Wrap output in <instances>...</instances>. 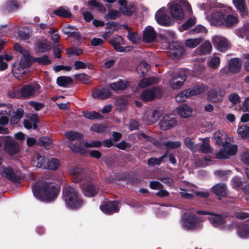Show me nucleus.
I'll list each match as a JSON object with an SVG mask.
<instances>
[{"instance_id":"nucleus-44","label":"nucleus","mask_w":249,"mask_h":249,"mask_svg":"<svg viewBox=\"0 0 249 249\" xmlns=\"http://www.w3.org/2000/svg\"><path fill=\"white\" fill-rule=\"evenodd\" d=\"M72 82L71 78L67 76L58 77L56 80L57 84L60 87H68Z\"/></svg>"},{"instance_id":"nucleus-13","label":"nucleus","mask_w":249,"mask_h":249,"mask_svg":"<svg viewBox=\"0 0 249 249\" xmlns=\"http://www.w3.org/2000/svg\"><path fill=\"white\" fill-rule=\"evenodd\" d=\"M186 79L185 74L173 73L172 78L169 81L171 87L174 89H180Z\"/></svg>"},{"instance_id":"nucleus-15","label":"nucleus","mask_w":249,"mask_h":249,"mask_svg":"<svg viewBox=\"0 0 249 249\" xmlns=\"http://www.w3.org/2000/svg\"><path fill=\"white\" fill-rule=\"evenodd\" d=\"M100 209L103 213L108 214L117 213L119 210V202L117 201H108L100 205Z\"/></svg>"},{"instance_id":"nucleus-31","label":"nucleus","mask_w":249,"mask_h":249,"mask_svg":"<svg viewBox=\"0 0 249 249\" xmlns=\"http://www.w3.org/2000/svg\"><path fill=\"white\" fill-rule=\"evenodd\" d=\"M212 138L217 145L223 146L226 142V136L223 131H216Z\"/></svg>"},{"instance_id":"nucleus-32","label":"nucleus","mask_w":249,"mask_h":249,"mask_svg":"<svg viewBox=\"0 0 249 249\" xmlns=\"http://www.w3.org/2000/svg\"><path fill=\"white\" fill-rule=\"evenodd\" d=\"M177 112L181 117L185 118L191 116L192 109L187 105L183 104L178 107Z\"/></svg>"},{"instance_id":"nucleus-46","label":"nucleus","mask_w":249,"mask_h":249,"mask_svg":"<svg viewBox=\"0 0 249 249\" xmlns=\"http://www.w3.org/2000/svg\"><path fill=\"white\" fill-rule=\"evenodd\" d=\"M237 233L242 238H246L249 237V225H243L239 227Z\"/></svg>"},{"instance_id":"nucleus-9","label":"nucleus","mask_w":249,"mask_h":249,"mask_svg":"<svg viewBox=\"0 0 249 249\" xmlns=\"http://www.w3.org/2000/svg\"><path fill=\"white\" fill-rule=\"evenodd\" d=\"M40 92V86L37 83L25 85L19 91L20 96L23 98L36 97Z\"/></svg>"},{"instance_id":"nucleus-43","label":"nucleus","mask_w":249,"mask_h":249,"mask_svg":"<svg viewBox=\"0 0 249 249\" xmlns=\"http://www.w3.org/2000/svg\"><path fill=\"white\" fill-rule=\"evenodd\" d=\"M233 2L235 7L239 10L242 16L247 15L245 0H233Z\"/></svg>"},{"instance_id":"nucleus-18","label":"nucleus","mask_w":249,"mask_h":249,"mask_svg":"<svg viewBox=\"0 0 249 249\" xmlns=\"http://www.w3.org/2000/svg\"><path fill=\"white\" fill-rule=\"evenodd\" d=\"M177 121L176 119L169 115L164 116L159 123L160 128L163 130H167L176 126Z\"/></svg>"},{"instance_id":"nucleus-5","label":"nucleus","mask_w":249,"mask_h":249,"mask_svg":"<svg viewBox=\"0 0 249 249\" xmlns=\"http://www.w3.org/2000/svg\"><path fill=\"white\" fill-rule=\"evenodd\" d=\"M23 109L21 108H18L15 112L11 105L0 103V115H7L10 117V121L12 124L18 123L23 117Z\"/></svg>"},{"instance_id":"nucleus-7","label":"nucleus","mask_w":249,"mask_h":249,"mask_svg":"<svg viewBox=\"0 0 249 249\" xmlns=\"http://www.w3.org/2000/svg\"><path fill=\"white\" fill-rule=\"evenodd\" d=\"M209 220L213 227L221 230H230L234 226L233 224H227L226 217L220 214L212 213L209 216Z\"/></svg>"},{"instance_id":"nucleus-60","label":"nucleus","mask_w":249,"mask_h":249,"mask_svg":"<svg viewBox=\"0 0 249 249\" xmlns=\"http://www.w3.org/2000/svg\"><path fill=\"white\" fill-rule=\"evenodd\" d=\"M220 63V59L219 57L214 56L211 58L209 62V66L213 69H216L218 68Z\"/></svg>"},{"instance_id":"nucleus-12","label":"nucleus","mask_w":249,"mask_h":249,"mask_svg":"<svg viewBox=\"0 0 249 249\" xmlns=\"http://www.w3.org/2000/svg\"><path fill=\"white\" fill-rule=\"evenodd\" d=\"M226 17L225 10L213 13L211 15L207 16V19L211 24L215 26L223 25L224 22V18Z\"/></svg>"},{"instance_id":"nucleus-33","label":"nucleus","mask_w":249,"mask_h":249,"mask_svg":"<svg viewBox=\"0 0 249 249\" xmlns=\"http://www.w3.org/2000/svg\"><path fill=\"white\" fill-rule=\"evenodd\" d=\"M197 150L204 154H212L213 148L210 145L209 138L202 139V143L200 146L199 148L197 149Z\"/></svg>"},{"instance_id":"nucleus-47","label":"nucleus","mask_w":249,"mask_h":249,"mask_svg":"<svg viewBox=\"0 0 249 249\" xmlns=\"http://www.w3.org/2000/svg\"><path fill=\"white\" fill-rule=\"evenodd\" d=\"M203 38L201 37L194 38L188 39L185 41L186 46L190 48H194L198 45L202 41Z\"/></svg>"},{"instance_id":"nucleus-24","label":"nucleus","mask_w":249,"mask_h":249,"mask_svg":"<svg viewBox=\"0 0 249 249\" xmlns=\"http://www.w3.org/2000/svg\"><path fill=\"white\" fill-rule=\"evenodd\" d=\"M169 9L171 15L176 19H180L184 17V12L181 6L175 3L169 4Z\"/></svg>"},{"instance_id":"nucleus-40","label":"nucleus","mask_w":249,"mask_h":249,"mask_svg":"<svg viewBox=\"0 0 249 249\" xmlns=\"http://www.w3.org/2000/svg\"><path fill=\"white\" fill-rule=\"evenodd\" d=\"M53 13L59 17L69 18L71 16V13L69 8L66 6H60L55 10Z\"/></svg>"},{"instance_id":"nucleus-64","label":"nucleus","mask_w":249,"mask_h":249,"mask_svg":"<svg viewBox=\"0 0 249 249\" xmlns=\"http://www.w3.org/2000/svg\"><path fill=\"white\" fill-rule=\"evenodd\" d=\"M127 36L134 44H136L140 39V36L134 32H129Z\"/></svg>"},{"instance_id":"nucleus-57","label":"nucleus","mask_w":249,"mask_h":249,"mask_svg":"<svg viewBox=\"0 0 249 249\" xmlns=\"http://www.w3.org/2000/svg\"><path fill=\"white\" fill-rule=\"evenodd\" d=\"M127 103V98L125 96L120 97L116 101V105L120 110L124 109Z\"/></svg>"},{"instance_id":"nucleus-20","label":"nucleus","mask_w":249,"mask_h":249,"mask_svg":"<svg viewBox=\"0 0 249 249\" xmlns=\"http://www.w3.org/2000/svg\"><path fill=\"white\" fill-rule=\"evenodd\" d=\"M4 150L10 155L15 154L18 151L19 147L18 143L10 136H7Z\"/></svg>"},{"instance_id":"nucleus-53","label":"nucleus","mask_w":249,"mask_h":249,"mask_svg":"<svg viewBox=\"0 0 249 249\" xmlns=\"http://www.w3.org/2000/svg\"><path fill=\"white\" fill-rule=\"evenodd\" d=\"M236 35L241 38H244L246 37L248 39L249 36V27L244 26L242 28L239 29L236 31Z\"/></svg>"},{"instance_id":"nucleus-51","label":"nucleus","mask_w":249,"mask_h":249,"mask_svg":"<svg viewBox=\"0 0 249 249\" xmlns=\"http://www.w3.org/2000/svg\"><path fill=\"white\" fill-rule=\"evenodd\" d=\"M164 145L167 150L171 149H175L180 147L181 145V142L179 141H168L164 143Z\"/></svg>"},{"instance_id":"nucleus-61","label":"nucleus","mask_w":249,"mask_h":249,"mask_svg":"<svg viewBox=\"0 0 249 249\" xmlns=\"http://www.w3.org/2000/svg\"><path fill=\"white\" fill-rule=\"evenodd\" d=\"M121 16V13L119 11L116 10L110 9L108 11V13L106 16L107 19H115Z\"/></svg>"},{"instance_id":"nucleus-4","label":"nucleus","mask_w":249,"mask_h":249,"mask_svg":"<svg viewBox=\"0 0 249 249\" xmlns=\"http://www.w3.org/2000/svg\"><path fill=\"white\" fill-rule=\"evenodd\" d=\"M102 144L107 147H109L113 145V142L111 139H108L103 141L102 142L98 141H94L89 142L86 141L76 142L74 144L71 143L70 144L69 147L71 150L75 153H82L83 150V145L86 147H99L102 145Z\"/></svg>"},{"instance_id":"nucleus-36","label":"nucleus","mask_w":249,"mask_h":249,"mask_svg":"<svg viewBox=\"0 0 249 249\" xmlns=\"http://www.w3.org/2000/svg\"><path fill=\"white\" fill-rule=\"evenodd\" d=\"M137 138L141 140L142 138H144L146 141L149 142L157 147H160L161 143L155 138L148 136L144 133H139L137 134Z\"/></svg>"},{"instance_id":"nucleus-54","label":"nucleus","mask_w":249,"mask_h":249,"mask_svg":"<svg viewBox=\"0 0 249 249\" xmlns=\"http://www.w3.org/2000/svg\"><path fill=\"white\" fill-rule=\"evenodd\" d=\"M238 133L244 139H248L249 134V127L246 125H242L237 129Z\"/></svg>"},{"instance_id":"nucleus-34","label":"nucleus","mask_w":249,"mask_h":249,"mask_svg":"<svg viewBox=\"0 0 249 249\" xmlns=\"http://www.w3.org/2000/svg\"><path fill=\"white\" fill-rule=\"evenodd\" d=\"M156 96L155 89H147L144 90L141 94V98L144 101H150L154 100Z\"/></svg>"},{"instance_id":"nucleus-35","label":"nucleus","mask_w":249,"mask_h":249,"mask_svg":"<svg viewBox=\"0 0 249 249\" xmlns=\"http://www.w3.org/2000/svg\"><path fill=\"white\" fill-rule=\"evenodd\" d=\"M199 52V54H208L211 53L212 50V46L211 43L206 41L203 42L201 45L197 49Z\"/></svg>"},{"instance_id":"nucleus-16","label":"nucleus","mask_w":249,"mask_h":249,"mask_svg":"<svg viewBox=\"0 0 249 249\" xmlns=\"http://www.w3.org/2000/svg\"><path fill=\"white\" fill-rule=\"evenodd\" d=\"M159 116V112L157 110L148 109L143 114V119L147 124H152L158 121Z\"/></svg>"},{"instance_id":"nucleus-58","label":"nucleus","mask_w":249,"mask_h":249,"mask_svg":"<svg viewBox=\"0 0 249 249\" xmlns=\"http://www.w3.org/2000/svg\"><path fill=\"white\" fill-rule=\"evenodd\" d=\"M34 61L38 64L42 65H47L51 63V60L46 55H44L41 57H38L35 58Z\"/></svg>"},{"instance_id":"nucleus-62","label":"nucleus","mask_w":249,"mask_h":249,"mask_svg":"<svg viewBox=\"0 0 249 249\" xmlns=\"http://www.w3.org/2000/svg\"><path fill=\"white\" fill-rule=\"evenodd\" d=\"M88 5L90 9H92L94 7H97L99 10H102V9H105L103 4L99 3L96 0H90L88 2Z\"/></svg>"},{"instance_id":"nucleus-49","label":"nucleus","mask_w":249,"mask_h":249,"mask_svg":"<svg viewBox=\"0 0 249 249\" xmlns=\"http://www.w3.org/2000/svg\"><path fill=\"white\" fill-rule=\"evenodd\" d=\"M119 9L122 13L126 16L131 15L135 10L134 7L132 4H127L124 6H120Z\"/></svg>"},{"instance_id":"nucleus-41","label":"nucleus","mask_w":249,"mask_h":249,"mask_svg":"<svg viewBox=\"0 0 249 249\" xmlns=\"http://www.w3.org/2000/svg\"><path fill=\"white\" fill-rule=\"evenodd\" d=\"M238 21L237 17L231 15H226L224 18V22L223 25L227 27H230L236 24Z\"/></svg>"},{"instance_id":"nucleus-21","label":"nucleus","mask_w":249,"mask_h":249,"mask_svg":"<svg viewBox=\"0 0 249 249\" xmlns=\"http://www.w3.org/2000/svg\"><path fill=\"white\" fill-rule=\"evenodd\" d=\"M237 146L232 144L230 142H225L222 146L221 153H218L216 156H235L237 152Z\"/></svg>"},{"instance_id":"nucleus-22","label":"nucleus","mask_w":249,"mask_h":249,"mask_svg":"<svg viewBox=\"0 0 249 249\" xmlns=\"http://www.w3.org/2000/svg\"><path fill=\"white\" fill-rule=\"evenodd\" d=\"M230 157H201V158L196 160V165L197 167H204L207 165L214 163L213 160L215 158L218 159H227Z\"/></svg>"},{"instance_id":"nucleus-37","label":"nucleus","mask_w":249,"mask_h":249,"mask_svg":"<svg viewBox=\"0 0 249 249\" xmlns=\"http://www.w3.org/2000/svg\"><path fill=\"white\" fill-rule=\"evenodd\" d=\"M150 66L145 61H141L136 68V72L140 76H144L147 72Z\"/></svg>"},{"instance_id":"nucleus-6","label":"nucleus","mask_w":249,"mask_h":249,"mask_svg":"<svg viewBox=\"0 0 249 249\" xmlns=\"http://www.w3.org/2000/svg\"><path fill=\"white\" fill-rule=\"evenodd\" d=\"M207 89V87L203 85L196 86L178 93L176 96V101L178 103L183 102L187 98L192 96L200 94L206 91Z\"/></svg>"},{"instance_id":"nucleus-59","label":"nucleus","mask_w":249,"mask_h":249,"mask_svg":"<svg viewBox=\"0 0 249 249\" xmlns=\"http://www.w3.org/2000/svg\"><path fill=\"white\" fill-rule=\"evenodd\" d=\"M80 11L86 22H90L93 18V16L92 13L88 11L86 8H82Z\"/></svg>"},{"instance_id":"nucleus-56","label":"nucleus","mask_w":249,"mask_h":249,"mask_svg":"<svg viewBox=\"0 0 249 249\" xmlns=\"http://www.w3.org/2000/svg\"><path fill=\"white\" fill-rule=\"evenodd\" d=\"M184 143L186 147L193 152H196L197 150V146L194 142L193 139L187 137L184 140Z\"/></svg>"},{"instance_id":"nucleus-50","label":"nucleus","mask_w":249,"mask_h":249,"mask_svg":"<svg viewBox=\"0 0 249 249\" xmlns=\"http://www.w3.org/2000/svg\"><path fill=\"white\" fill-rule=\"evenodd\" d=\"M196 23V18L195 17L190 18L186 22L182 25L181 27H180V31L182 32L184 30H186L189 28H191Z\"/></svg>"},{"instance_id":"nucleus-2","label":"nucleus","mask_w":249,"mask_h":249,"mask_svg":"<svg viewBox=\"0 0 249 249\" xmlns=\"http://www.w3.org/2000/svg\"><path fill=\"white\" fill-rule=\"evenodd\" d=\"M63 198L67 207L71 209L80 208L83 204L77 191L72 187L65 185L63 188Z\"/></svg>"},{"instance_id":"nucleus-27","label":"nucleus","mask_w":249,"mask_h":249,"mask_svg":"<svg viewBox=\"0 0 249 249\" xmlns=\"http://www.w3.org/2000/svg\"><path fill=\"white\" fill-rule=\"evenodd\" d=\"M110 95L109 90L105 88L96 89L92 92V97L95 99L103 100L109 97Z\"/></svg>"},{"instance_id":"nucleus-3","label":"nucleus","mask_w":249,"mask_h":249,"mask_svg":"<svg viewBox=\"0 0 249 249\" xmlns=\"http://www.w3.org/2000/svg\"><path fill=\"white\" fill-rule=\"evenodd\" d=\"M31 165L37 168H42L52 170L58 169L60 161L55 158H49V157H33Z\"/></svg>"},{"instance_id":"nucleus-11","label":"nucleus","mask_w":249,"mask_h":249,"mask_svg":"<svg viewBox=\"0 0 249 249\" xmlns=\"http://www.w3.org/2000/svg\"><path fill=\"white\" fill-rule=\"evenodd\" d=\"M228 64V67H225L220 70L221 74H228L229 72L237 73L240 71L242 65L241 60L237 58H231Z\"/></svg>"},{"instance_id":"nucleus-63","label":"nucleus","mask_w":249,"mask_h":249,"mask_svg":"<svg viewBox=\"0 0 249 249\" xmlns=\"http://www.w3.org/2000/svg\"><path fill=\"white\" fill-rule=\"evenodd\" d=\"M229 100L234 106L240 102V96L235 93H231L229 96Z\"/></svg>"},{"instance_id":"nucleus-30","label":"nucleus","mask_w":249,"mask_h":249,"mask_svg":"<svg viewBox=\"0 0 249 249\" xmlns=\"http://www.w3.org/2000/svg\"><path fill=\"white\" fill-rule=\"evenodd\" d=\"M128 86V82L126 81L119 80L116 82H112L108 85V87L114 91L121 90Z\"/></svg>"},{"instance_id":"nucleus-19","label":"nucleus","mask_w":249,"mask_h":249,"mask_svg":"<svg viewBox=\"0 0 249 249\" xmlns=\"http://www.w3.org/2000/svg\"><path fill=\"white\" fill-rule=\"evenodd\" d=\"M225 92L220 88H216L210 90L207 94L209 100L213 103L221 101L225 95Z\"/></svg>"},{"instance_id":"nucleus-48","label":"nucleus","mask_w":249,"mask_h":249,"mask_svg":"<svg viewBox=\"0 0 249 249\" xmlns=\"http://www.w3.org/2000/svg\"><path fill=\"white\" fill-rule=\"evenodd\" d=\"M207 29L201 25H198L190 32L191 35H200L201 36L206 35Z\"/></svg>"},{"instance_id":"nucleus-14","label":"nucleus","mask_w":249,"mask_h":249,"mask_svg":"<svg viewBox=\"0 0 249 249\" xmlns=\"http://www.w3.org/2000/svg\"><path fill=\"white\" fill-rule=\"evenodd\" d=\"M110 43L114 49L118 52H127L132 49L131 46L126 47L121 46V44H124V40L119 36H115L114 37L110 40Z\"/></svg>"},{"instance_id":"nucleus-39","label":"nucleus","mask_w":249,"mask_h":249,"mask_svg":"<svg viewBox=\"0 0 249 249\" xmlns=\"http://www.w3.org/2000/svg\"><path fill=\"white\" fill-rule=\"evenodd\" d=\"M158 83V79L155 77L145 78L141 80L138 85L140 88H144Z\"/></svg>"},{"instance_id":"nucleus-25","label":"nucleus","mask_w":249,"mask_h":249,"mask_svg":"<svg viewBox=\"0 0 249 249\" xmlns=\"http://www.w3.org/2000/svg\"><path fill=\"white\" fill-rule=\"evenodd\" d=\"M157 33L151 26L146 27L143 31V40L145 42H152L155 41Z\"/></svg>"},{"instance_id":"nucleus-17","label":"nucleus","mask_w":249,"mask_h":249,"mask_svg":"<svg viewBox=\"0 0 249 249\" xmlns=\"http://www.w3.org/2000/svg\"><path fill=\"white\" fill-rule=\"evenodd\" d=\"M213 45L220 52H225L229 47V43L224 37L215 36L212 38Z\"/></svg>"},{"instance_id":"nucleus-55","label":"nucleus","mask_w":249,"mask_h":249,"mask_svg":"<svg viewBox=\"0 0 249 249\" xmlns=\"http://www.w3.org/2000/svg\"><path fill=\"white\" fill-rule=\"evenodd\" d=\"M38 142L47 150L50 149L52 147V141L48 137L40 138Z\"/></svg>"},{"instance_id":"nucleus-10","label":"nucleus","mask_w":249,"mask_h":249,"mask_svg":"<svg viewBox=\"0 0 249 249\" xmlns=\"http://www.w3.org/2000/svg\"><path fill=\"white\" fill-rule=\"evenodd\" d=\"M155 17L156 21L160 25L170 26L174 23V20L167 15L165 8L162 7L159 10Z\"/></svg>"},{"instance_id":"nucleus-8","label":"nucleus","mask_w":249,"mask_h":249,"mask_svg":"<svg viewBox=\"0 0 249 249\" xmlns=\"http://www.w3.org/2000/svg\"><path fill=\"white\" fill-rule=\"evenodd\" d=\"M182 225L187 230H197L202 227L201 221L193 214H184L182 219Z\"/></svg>"},{"instance_id":"nucleus-28","label":"nucleus","mask_w":249,"mask_h":249,"mask_svg":"<svg viewBox=\"0 0 249 249\" xmlns=\"http://www.w3.org/2000/svg\"><path fill=\"white\" fill-rule=\"evenodd\" d=\"M212 191L216 196L220 197L226 196L228 194L227 188L223 183H218L212 187Z\"/></svg>"},{"instance_id":"nucleus-23","label":"nucleus","mask_w":249,"mask_h":249,"mask_svg":"<svg viewBox=\"0 0 249 249\" xmlns=\"http://www.w3.org/2000/svg\"><path fill=\"white\" fill-rule=\"evenodd\" d=\"M0 174L13 182H17L19 180V177L15 173L14 170L9 167H2L0 168Z\"/></svg>"},{"instance_id":"nucleus-52","label":"nucleus","mask_w":249,"mask_h":249,"mask_svg":"<svg viewBox=\"0 0 249 249\" xmlns=\"http://www.w3.org/2000/svg\"><path fill=\"white\" fill-rule=\"evenodd\" d=\"M83 116L88 119L93 120L102 118V115L96 111H83Z\"/></svg>"},{"instance_id":"nucleus-38","label":"nucleus","mask_w":249,"mask_h":249,"mask_svg":"<svg viewBox=\"0 0 249 249\" xmlns=\"http://www.w3.org/2000/svg\"><path fill=\"white\" fill-rule=\"evenodd\" d=\"M19 7V3L17 0H8L5 6L4 11L10 13L15 11Z\"/></svg>"},{"instance_id":"nucleus-42","label":"nucleus","mask_w":249,"mask_h":249,"mask_svg":"<svg viewBox=\"0 0 249 249\" xmlns=\"http://www.w3.org/2000/svg\"><path fill=\"white\" fill-rule=\"evenodd\" d=\"M38 51L41 53H45L51 50V43L47 40H43L37 44Z\"/></svg>"},{"instance_id":"nucleus-29","label":"nucleus","mask_w":249,"mask_h":249,"mask_svg":"<svg viewBox=\"0 0 249 249\" xmlns=\"http://www.w3.org/2000/svg\"><path fill=\"white\" fill-rule=\"evenodd\" d=\"M69 173L71 175L73 182H78L81 181L83 178V170L82 168L75 167L70 170Z\"/></svg>"},{"instance_id":"nucleus-45","label":"nucleus","mask_w":249,"mask_h":249,"mask_svg":"<svg viewBox=\"0 0 249 249\" xmlns=\"http://www.w3.org/2000/svg\"><path fill=\"white\" fill-rule=\"evenodd\" d=\"M65 136L68 140L71 141L81 140L83 138L82 134L72 131L66 132L65 133Z\"/></svg>"},{"instance_id":"nucleus-1","label":"nucleus","mask_w":249,"mask_h":249,"mask_svg":"<svg viewBox=\"0 0 249 249\" xmlns=\"http://www.w3.org/2000/svg\"><path fill=\"white\" fill-rule=\"evenodd\" d=\"M34 196L39 200L50 201L57 196L59 189L57 185L43 180L36 181L32 187Z\"/></svg>"},{"instance_id":"nucleus-26","label":"nucleus","mask_w":249,"mask_h":249,"mask_svg":"<svg viewBox=\"0 0 249 249\" xmlns=\"http://www.w3.org/2000/svg\"><path fill=\"white\" fill-rule=\"evenodd\" d=\"M83 193L87 197H93L97 193V188L95 186L93 185L89 182H88L86 184V186L85 187L83 183H81L80 184Z\"/></svg>"}]
</instances>
